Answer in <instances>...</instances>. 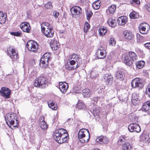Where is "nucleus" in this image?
Listing matches in <instances>:
<instances>
[{
  "instance_id": "47",
  "label": "nucleus",
  "mask_w": 150,
  "mask_h": 150,
  "mask_svg": "<svg viewBox=\"0 0 150 150\" xmlns=\"http://www.w3.org/2000/svg\"><path fill=\"white\" fill-rule=\"evenodd\" d=\"M110 45L113 46L115 45L116 44V41L114 39L112 38H110V40H109Z\"/></svg>"
},
{
  "instance_id": "51",
  "label": "nucleus",
  "mask_w": 150,
  "mask_h": 150,
  "mask_svg": "<svg viewBox=\"0 0 150 150\" xmlns=\"http://www.w3.org/2000/svg\"><path fill=\"white\" fill-rule=\"evenodd\" d=\"M137 41L139 42H140L142 40L143 37L139 34L137 35Z\"/></svg>"
},
{
  "instance_id": "42",
  "label": "nucleus",
  "mask_w": 150,
  "mask_h": 150,
  "mask_svg": "<svg viewBox=\"0 0 150 150\" xmlns=\"http://www.w3.org/2000/svg\"><path fill=\"white\" fill-rule=\"evenodd\" d=\"M90 25L88 22H86L84 25L83 30L84 32H87L90 28Z\"/></svg>"
},
{
  "instance_id": "52",
  "label": "nucleus",
  "mask_w": 150,
  "mask_h": 150,
  "mask_svg": "<svg viewBox=\"0 0 150 150\" xmlns=\"http://www.w3.org/2000/svg\"><path fill=\"white\" fill-rule=\"evenodd\" d=\"M147 139V141L149 143L150 142V134L146 135L144 139Z\"/></svg>"
},
{
  "instance_id": "49",
  "label": "nucleus",
  "mask_w": 150,
  "mask_h": 150,
  "mask_svg": "<svg viewBox=\"0 0 150 150\" xmlns=\"http://www.w3.org/2000/svg\"><path fill=\"white\" fill-rule=\"evenodd\" d=\"M52 15L55 18H57L59 15V13L56 11H54L53 12Z\"/></svg>"
},
{
  "instance_id": "18",
  "label": "nucleus",
  "mask_w": 150,
  "mask_h": 150,
  "mask_svg": "<svg viewBox=\"0 0 150 150\" xmlns=\"http://www.w3.org/2000/svg\"><path fill=\"white\" fill-rule=\"evenodd\" d=\"M117 21L119 25H124L128 21L127 18L125 16H120L118 18Z\"/></svg>"
},
{
  "instance_id": "20",
  "label": "nucleus",
  "mask_w": 150,
  "mask_h": 150,
  "mask_svg": "<svg viewBox=\"0 0 150 150\" xmlns=\"http://www.w3.org/2000/svg\"><path fill=\"white\" fill-rule=\"evenodd\" d=\"M114 76L116 80L119 79L120 81H122L125 77V74L121 70H118L116 72Z\"/></svg>"
},
{
  "instance_id": "7",
  "label": "nucleus",
  "mask_w": 150,
  "mask_h": 150,
  "mask_svg": "<svg viewBox=\"0 0 150 150\" xmlns=\"http://www.w3.org/2000/svg\"><path fill=\"white\" fill-rule=\"evenodd\" d=\"M16 114L12 112L10 113L7 114L5 117V119L6 123L13 125L14 124L15 121L16 120L17 124H18V120Z\"/></svg>"
},
{
  "instance_id": "34",
  "label": "nucleus",
  "mask_w": 150,
  "mask_h": 150,
  "mask_svg": "<svg viewBox=\"0 0 150 150\" xmlns=\"http://www.w3.org/2000/svg\"><path fill=\"white\" fill-rule=\"evenodd\" d=\"M40 126L41 128L43 129H46L48 127V125L46 124L44 120L40 122Z\"/></svg>"
},
{
  "instance_id": "11",
  "label": "nucleus",
  "mask_w": 150,
  "mask_h": 150,
  "mask_svg": "<svg viewBox=\"0 0 150 150\" xmlns=\"http://www.w3.org/2000/svg\"><path fill=\"white\" fill-rule=\"evenodd\" d=\"M69 64L68 63L67 64L65 65V68L69 70H73L76 69L79 66L80 64L79 63H77L75 67L74 66L76 63L75 60L69 59Z\"/></svg>"
},
{
  "instance_id": "43",
  "label": "nucleus",
  "mask_w": 150,
  "mask_h": 150,
  "mask_svg": "<svg viewBox=\"0 0 150 150\" xmlns=\"http://www.w3.org/2000/svg\"><path fill=\"white\" fill-rule=\"evenodd\" d=\"M130 3L134 5L135 4H139L140 3L139 0H129Z\"/></svg>"
},
{
  "instance_id": "41",
  "label": "nucleus",
  "mask_w": 150,
  "mask_h": 150,
  "mask_svg": "<svg viewBox=\"0 0 150 150\" xmlns=\"http://www.w3.org/2000/svg\"><path fill=\"white\" fill-rule=\"evenodd\" d=\"M99 1H96L93 4V6L94 9H98L100 7L99 4L100 3Z\"/></svg>"
},
{
  "instance_id": "39",
  "label": "nucleus",
  "mask_w": 150,
  "mask_h": 150,
  "mask_svg": "<svg viewBox=\"0 0 150 150\" xmlns=\"http://www.w3.org/2000/svg\"><path fill=\"white\" fill-rule=\"evenodd\" d=\"M129 16L131 19H134L137 18L138 17V15L137 13L133 11L130 13Z\"/></svg>"
},
{
  "instance_id": "16",
  "label": "nucleus",
  "mask_w": 150,
  "mask_h": 150,
  "mask_svg": "<svg viewBox=\"0 0 150 150\" xmlns=\"http://www.w3.org/2000/svg\"><path fill=\"white\" fill-rule=\"evenodd\" d=\"M69 87L68 84L65 82H60L59 83V88L61 92L65 93Z\"/></svg>"
},
{
  "instance_id": "22",
  "label": "nucleus",
  "mask_w": 150,
  "mask_h": 150,
  "mask_svg": "<svg viewBox=\"0 0 150 150\" xmlns=\"http://www.w3.org/2000/svg\"><path fill=\"white\" fill-rule=\"evenodd\" d=\"M142 111L149 112H150V103L149 102H145L142 108Z\"/></svg>"
},
{
  "instance_id": "21",
  "label": "nucleus",
  "mask_w": 150,
  "mask_h": 150,
  "mask_svg": "<svg viewBox=\"0 0 150 150\" xmlns=\"http://www.w3.org/2000/svg\"><path fill=\"white\" fill-rule=\"evenodd\" d=\"M139 97V96L135 93L132 94L131 102L134 105H136L139 103L140 100Z\"/></svg>"
},
{
  "instance_id": "55",
  "label": "nucleus",
  "mask_w": 150,
  "mask_h": 150,
  "mask_svg": "<svg viewBox=\"0 0 150 150\" xmlns=\"http://www.w3.org/2000/svg\"><path fill=\"white\" fill-rule=\"evenodd\" d=\"M98 100V98L97 97H95L93 98V100L94 101H96Z\"/></svg>"
},
{
  "instance_id": "29",
  "label": "nucleus",
  "mask_w": 150,
  "mask_h": 150,
  "mask_svg": "<svg viewBox=\"0 0 150 150\" xmlns=\"http://www.w3.org/2000/svg\"><path fill=\"white\" fill-rule=\"evenodd\" d=\"M108 25L110 27L114 28L116 25V20L112 18H110L108 21Z\"/></svg>"
},
{
  "instance_id": "9",
  "label": "nucleus",
  "mask_w": 150,
  "mask_h": 150,
  "mask_svg": "<svg viewBox=\"0 0 150 150\" xmlns=\"http://www.w3.org/2000/svg\"><path fill=\"white\" fill-rule=\"evenodd\" d=\"M149 25L146 23H143L140 24L139 26V32L142 34H146L150 29Z\"/></svg>"
},
{
  "instance_id": "48",
  "label": "nucleus",
  "mask_w": 150,
  "mask_h": 150,
  "mask_svg": "<svg viewBox=\"0 0 150 150\" xmlns=\"http://www.w3.org/2000/svg\"><path fill=\"white\" fill-rule=\"evenodd\" d=\"M144 93L150 98V87H148L146 88V90L144 91Z\"/></svg>"
},
{
  "instance_id": "40",
  "label": "nucleus",
  "mask_w": 150,
  "mask_h": 150,
  "mask_svg": "<svg viewBox=\"0 0 150 150\" xmlns=\"http://www.w3.org/2000/svg\"><path fill=\"white\" fill-rule=\"evenodd\" d=\"M101 109L100 108L97 107L96 108L93 110V114L95 115H98Z\"/></svg>"
},
{
  "instance_id": "35",
  "label": "nucleus",
  "mask_w": 150,
  "mask_h": 150,
  "mask_svg": "<svg viewBox=\"0 0 150 150\" xmlns=\"http://www.w3.org/2000/svg\"><path fill=\"white\" fill-rule=\"evenodd\" d=\"M85 107L84 104L81 101L79 100L76 105L77 108L79 109H83Z\"/></svg>"
},
{
  "instance_id": "25",
  "label": "nucleus",
  "mask_w": 150,
  "mask_h": 150,
  "mask_svg": "<svg viewBox=\"0 0 150 150\" xmlns=\"http://www.w3.org/2000/svg\"><path fill=\"white\" fill-rule=\"evenodd\" d=\"M96 54L97 58L98 59H103L106 56L105 51L102 50H98Z\"/></svg>"
},
{
  "instance_id": "45",
  "label": "nucleus",
  "mask_w": 150,
  "mask_h": 150,
  "mask_svg": "<svg viewBox=\"0 0 150 150\" xmlns=\"http://www.w3.org/2000/svg\"><path fill=\"white\" fill-rule=\"evenodd\" d=\"M10 34L12 35L19 37L21 36V33L20 31H18L17 32H11L10 33Z\"/></svg>"
},
{
  "instance_id": "5",
  "label": "nucleus",
  "mask_w": 150,
  "mask_h": 150,
  "mask_svg": "<svg viewBox=\"0 0 150 150\" xmlns=\"http://www.w3.org/2000/svg\"><path fill=\"white\" fill-rule=\"evenodd\" d=\"M46 77L43 76L38 77L35 80L34 85L36 87L44 88L47 86V81Z\"/></svg>"
},
{
  "instance_id": "15",
  "label": "nucleus",
  "mask_w": 150,
  "mask_h": 150,
  "mask_svg": "<svg viewBox=\"0 0 150 150\" xmlns=\"http://www.w3.org/2000/svg\"><path fill=\"white\" fill-rule=\"evenodd\" d=\"M11 90L8 88L2 87L0 91V93L1 95L6 98H8L10 97Z\"/></svg>"
},
{
  "instance_id": "44",
  "label": "nucleus",
  "mask_w": 150,
  "mask_h": 150,
  "mask_svg": "<svg viewBox=\"0 0 150 150\" xmlns=\"http://www.w3.org/2000/svg\"><path fill=\"white\" fill-rule=\"evenodd\" d=\"M45 6L47 9H51L52 8V3L50 2H48L45 5Z\"/></svg>"
},
{
  "instance_id": "32",
  "label": "nucleus",
  "mask_w": 150,
  "mask_h": 150,
  "mask_svg": "<svg viewBox=\"0 0 150 150\" xmlns=\"http://www.w3.org/2000/svg\"><path fill=\"white\" fill-rule=\"evenodd\" d=\"M145 62L143 61H138L136 63V67L139 69L142 68L144 65Z\"/></svg>"
},
{
  "instance_id": "31",
  "label": "nucleus",
  "mask_w": 150,
  "mask_h": 150,
  "mask_svg": "<svg viewBox=\"0 0 150 150\" xmlns=\"http://www.w3.org/2000/svg\"><path fill=\"white\" fill-rule=\"evenodd\" d=\"M98 31L100 35L101 36L104 35L107 32L106 28L103 27L100 28Z\"/></svg>"
},
{
  "instance_id": "4",
  "label": "nucleus",
  "mask_w": 150,
  "mask_h": 150,
  "mask_svg": "<svg viewBox=\"0 0 150 150\" xmlns=\"http://www.w3.org/2000/svg\"><path fill=\"white\" fill-rule=\"evenodd\" d=\"M137 56L135 53L132 52H129L128 54H126L124 57V63L128 66L131 65L134 60H136Z\"/></svg>"
},
{
  "instance_id": "24",
  "label": "nucleus",
  "mask_w": 150,
  "mask_h": 150,
  "mask_svg": "<svg viewBox=\"0 0 150 150\" xmlns=\"http://www.w3.org/2000/svg\"><path fill=\"white\" fill-rule=\"evenodd\" d=\"M41 26L42 32L52 27L51 24L46 22L43 23L41 24Z\"/></svg>"
},
{
  "instance_id": "12",
  "label": "nucleus",
  "mask_w": 150,
  "mask_h": 150,
  "mask_svg": "<svg viewBox=\"0 0 150 150\" xmlns=\"http://www.w3.org/2000/svg\"><path fill=\"white\" fill-rule=\"evenodd\" d=\"M131 83L132 86L133 88L138 87L139 88H142L144 86L142 81L139 78L134 79Z\"/></svg>"
},
{
  "instance_id": "50",
  "label": "nucleus",
  "mask_w": 150,
  "mask_h": 150,
  "mask_svg": "<svg viewBox=\"0 0 150 150\" xmlns=\"http://www.w3.org/2000/svg\"><path fill=\"white\" fill-rule=\"evenodd\" d=\"M103 137V139H102V142H103V144H106L107 143L108 141V138H106L105 137H104L103 136H102Z\"/></svg>"
},
{
  "instance_id": "33",
  "label": "nucleus",
  "mask_w": 150,
  "mask_h": 150,
  "mask_svg": "<svg viewBox=\"0 0 150 150\" xmlns=\"http://www.w3.org/2000/svg\"><path fill=\"white\" fill-rule=\"evenodd\" d=\"M70 59L74 60L77 63H79L80 62L79 61L80 60V58L78 55L76 54H73L70 57Z\"/></svg>"
},
{
  "instance_id": "28",
  "label": "nucleus",
  "mask_w": 150,
  "mask_h": 150,
  "mask_svg": "<svg viewBox=\"0 0 150 150\" xmlns=\"http://www.w3.org/2000/svg\"><path fill=\"white\" fill-rule=\"evenodd\" d=\"M6 15L4 14L2 11H0V23L3 24L6 21Z\"/></svg>"
},
{
  "instance_id": "13",
  "label": "nucleus",
  "mask_w": 150,
  "mask_h": 150,
  "mask_svg": "<svg viewBox=\"0 0 150 150\" xmlns=\"http://www.w3.org/2000/svg\"><path fill=\"white\" fill-rule=\"evenodd\" d=\"M70 11L73 16L74 15L79 16L82 14V9L79 6H76L72 7L70 9Z\"/></svg>"
},
{
  "instance_id": "14",
  "label": "nucleus",
  "mask_w": 150,
  "mask_h": 150,
  "mask_svg": "<svg viewBox=\"0 0 150 150\" xmlns=\"http://www.w3.org/2000/svg\"><path fill=\"white\" fill-rule=\"evenodd\" d=\"M128 129L130 132H139L141 131V129L139 126L137 124H131L128 126Z\"/></svg>"
},
{
  "instance_id": "10",
  "label": "nucleus",
  "mask_w": 150,
  "mask_h": 150,
  "mask_svg": "<svg viewBox=\"0 0 150 150\" xmlns=\"http://www.w3.org/2000/svg\"><path fill=\"white\" fill-rule=\"evenodd\" d=\"M26 47L29 51L33 52L37 51L38 47L37 43L33 40H29L26 44Z\"/></svg>"
},
{
  "instance_id": "26",
  "label": "nucleus",
  "mask_w": 150,
  "mask_h": 150,
  "mask_svg": "<svg viewBox=\"0 0 150 150\" xmlns=\"http://www.w3.org/2000/svg\"><path fill=\"white\" fill-rule=\"evenodd\" d=\"M93 92L89 89L86 88L82 91L83 95L84 97H89L92 94Z\"/></svg>"
},
{
  "instance_id": "19",
  "label": "nucleus",
  "mask_w": 150,
  "mask_h": 150,
  "mask_svg": "<svg viewBox=\"0 0 150 150\" xmlns=\"http://www.w3.org/2000/svg\"><path fill=\"white\" fill-rule=\"evenodd\" d=\"M47 38H52L54 35V31L52 27L42 32Z\"/></svg>"
},
{
  "instance_id": "1",
  "label": "nucleus",
  "mask_w": 150,
  "mask_h": 150,
  "mask_svg": "<svg viewBox=\"0 0 150 150\" xmlns=\"http://www.w3.org/2000/svg\"><path fill=\"white\" fill-rule=\"evenodd\" d=\"M53 137L55 140L59 144L67 142L69 139L68 134L67 131L62 128L56 130Z\"/></svg>"
},
{
  "instance_id": "56",
  "label": "nucleus",
  "mask_w": 150,
  "mask_h": 150,
  "mask_svg": "<svg viewBox=\"0 0 150 150\" xmlns=\"http://www.w3.org/2000/svg\"><path fill=\"white\" fill-rule=\"evenodd\" d=\"M93 72H92H92H91V76H93Z\"/></svg>"
},
{
  "instance_id": "57",
  "label": "nucleus",
  "mask_w": 150,
  "mask_h": 150,
  "mask_svg": "<svg viewBox=\"0 0 150 150\" xmlns=\"http://www.w3.org/2000/svg\"><path fill=\"white\" fill-rule=\"evenodd\" d=\"M71 120V119L69 118V119H68V120Z\"/></svg>"
},
{
  "instance_id": "38",
  "label": "nucleus",
  "mask_w": 150,
  "mask_h": 150,
  "mask_svg": "<svg viewBox=\"0 0 150 150\" xmlns=\"http://www.w3.org/2000/svg\"><path fill=\"white\" fill-rule=\"evenodd\" d=\"M86 19L89 21L93 15V13L91 11L87 10L86 11Z\"/></svg>"
},
{
  "instance_id": "2",
  "label": "nucleus",
  "mask_w": 150,
  "mask_h": 150,
  "mask_svg": "<svg viewBox=\"0 0 150 150\" xmlns=\"http://www.w3.org/2000/svg\"><path fill=\"white\" fill-rule=\"evenodd\" d=\"M78 137L79 141L81 143H87L90 138L89 131L86 129H81L78 133Z\"/></svg>"
},
{
  "instance_id": "37",
  "label": "nucleus",
  "mask_w": 150,
  "mask_h": 150,
  "mask_svg": "<svg viewBox=\"0 0 150 150\" xmlns=\"http://www.w3.org/2000/svg\"><path fill=\"white\" fill-rule=\"evenodd\" d=\"M48 103L49 107L52 109L55 110L57 109V105L54 104L52 101L49 102Z\"/></svg>"
},
{
  "instance_id": "6",
  "label": "nucleus",
  "mask_w": 150,
  "mask_h": 150,
  "mask_svg": "<svg viewBox=\"0 0 150 150\" xmlns=\"http://www.w3.org/2000/svg\"><path fill=\"white\" fill-rule=\"evenodd\" d=\"M51 54L49 52L45 53L41 58L40 65L41 67L46 68L48 65L49 61L51 59Z\"/></svg>"
},
{
  "instance_id": "36",
  "label": "nucleus",
  "mask_w": 150,
  "mask_h": 150,
  "mask_svg": "<svg viewBox=\"0 0 150 150\" xmlns=\"http://www.w3.org/2000/svg\"><path fill=\"white\" fill-rule=\"evenodd\" d=\"M116 9V6L115 5H112L108 7V9L109 12L111 14H113L114 13Z\"/></svg>"
},
{
  "instance_id": "46",
  "label": "nucleus",
  "mask_w": 150,
  "mask_h": 150,
  "mask_svg": "<svg viewBox=\"0 0 150 150\" xmlns=\"http://www.w3.org/2000/svg\"><path fill=\"white\" fill-rule=\"evenodd\" d=\"M103 137L101 136L100 137H97L96 139V141L99 144H103L102 142V139Z\"/></svg>"
},
{
  "instance_id": "23",
  "label": "nucleus",
  "mask_w": 150,
  "mask_h": 150,
  "mask_svg": "<svg viewBox=\"0 0 150 150\" xmlns=\"http://www.w3.org/2000/svg\"><path fill=\"white\" fill-rule=\"evenodd\" d=\"M104 79H106V83L112 84L113 83V78L111 74H106L105 75Z\"/></svg>"
},
{
  "instance_id": "17",
  "label": "nucleus",
  "mask_w": 150,
  "mask_h": 150,
  "mask_svg": "<svg viewBox=\"0 0 150 150\" xmlns=\"http://www.w3.org/2000/svg\"><path fill=\"white\" fill-rule=\"evenodd\" d=\"M20 28L23 31L26 33H30L31 29L29 24L26 22L22 23L20 26Z\"/></svg>"
},
{
  "instance_id": "27",
  "label": "nucleus",
  "mask_w": 150,
  "mask_h": 150,
  "mask_svg": "<svg viewBox=\"0 0 150 150\" xmlns=\"http://www.w3.org/2000/svg\"><path fill=\"white\" fill-rule=\"evenodd\" d=\"M125 38L128 40H131L133 38L132 33L128 31H125L124 33Z\"/></svg>"
},
{
  "instance_id": "53",
  "label": "nucleus",
  "mask_w": 150,
  "mask_h": 150,
  "mask_svg": "<svg viewBox=\"0 0 150 150\" xmlns=\"http://www.w3.org/2000/svg\"><path fill=\"white\" fill-rule=\"evenodd\" d=\"M144 46L147 49L150 50V42H148L144 44Z\"/></svg>"
},
{
  "instance_id": "30",
  "label": "nucleus",
  "mask_w": 150,
  "mask_h": 150,
  "mask_svg": "<svg viewBox=\"0 0 150 150\" xmlns=\"http://www.w3.org/2000/svg\"><path fill=\"white\" fill-rule=\"evenodd\" d=\"M57 42V41H54L53 43L51 42L50 46L52 50H57L59 47V45Z\"/></svg>"
},
{
  "instance_id": "8",
  "label": "nucleus",
  "mask_w": 150,
  "mask_h": 150,
  "mask_svg": "<svg viewBox=\"0 0 150 150\" xmlns=\"http://www.w3.org/2000/svg\"><path fill=\"white\" fill-rule=\"evenodd\" d=\"M8 55L13 61H16L18 58V52L13 47L10 46L8 48Z\"/></svg>"
},
{
  "instance_id": "54",
  "label": "nucleus",
  "mask_w": 150,
  "mask_h": 150,
  "mask_svg": "<svg viewBox=\"0 0 150 150\" xmlns=\"http://www.w3.org/2000/svg\"><path fill=\"white\" fill-rule=\"evenodd\" d=\"M145 7L149 12H150V4H149L148 3L145 5Z\"/></svg>"
},
{
  "instance_id": "3",
  "label": "nucleus",
  "mask_w": 150,
  "mask_h": 150,
  "mask_svg": "<svg viewBox=\"0 0 150 150\" xmlns=\"http://www.w3.org/2000/svg\"><path fill=\"white\" fill-rule=\"evenodd\" d=\"M129 137L125 135H122L119 137L118 141L122 143V150H132L133 146L132 145L128 142Z\"/></svg>"
}]
</instances>
